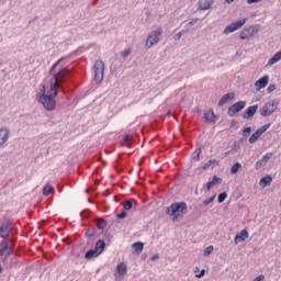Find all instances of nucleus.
Returning a JSON list of instances; mask_svg holds the SVG:
<instances>
[{
	"label": "nucleus",
	"mask_w": 281,
	"mask_h": 281,
	"mask_svg": "<svg viewBox=\"0 0 281 281\" xmlns=\"http://www.w3.org/2000/svg\"><path fill=\"white\" fill-rule=\"evenodd\" d=\"M166 214L171 216L173 223H179L184 214H188V205L186 202H176L167 207Z\"/></svg>",
	"instance_id": "obj_1"
},
{
	"label": "nucleus",
	"mask_w": 281,
	"mask_h": 281,
	"mask_svg": "<svg viewBox=\"0 0 281 281\" xmlns=\"http://www.w3.org/2000/svg\"><path fill=\"white\" fill-rule=\"evenodd\" d=\"M69 74L71 71L67 68H61L58 72L53 74V78L50 79V82L53 83V89L55 87H59L60 90L65 93V88L63 85L67 82V78H69Z\"/></svg>",
	"instance_id": "obj_2"
},
{
	"label": "nucleus",
	"mask_w": 281,
	"mask_h": 281,
	"mask_svg": "<svg viewBox=\"0 0 281 281\" xmlns=\"http://www.w3.org/2000/svg\"><path fill=\"white\" fill-rule=\"evenodd\" d=\"M161 34H164L161 27L151 31L145 42V49H150L154 45H157L161 41Z\"/></svg>",
	"instance_id": "obj_3"
},
{
	"label": "nucleus",
	"mask_w": 281,
	"mask_h": 281,
	"mask_svg": "<svg viewBox=\"0 0 281 281\" xmlns=\"http://www.w3.org/2000/svg\"><path fill=\"white\" fill-rule=\"evenodd\" d=\"M280 105V102L278 100H272L270 102H267L262 108L259 110V115L261 117H269L278 111V106Z\"/></svg>",
	"instance_id": "obj_4"
},
{
	"label": "nucleus",
	"mask_w": 281,
	"mask_h": 281,
	"mask_svg": "<svg viewBox=\"0 0 281 281\" xmlns=\"http://www.w3.org/2000/svg\"><path fill=\"white\" fill-rule=\"evenodd\" d=\"M260 32V25H250L248 29H243L239 38L241 41H247L251 38V36H256Z\"/></svg>",
	"instance_id": "obj_5"
},
{
	"label": "nucleus",
	"mask_w": 281,
	"mask_h": 281,
	"mask_svg": "<svg viewBox=\"0 0 281 281\" xmlns=\"http://www.w3.org/2000/svg\"><path fill=\"white\" fill-rule=\"evenodd\" d=\"M94 80L98 85L104 80V61L97 60L94 63Z\"/></svg>",
	"instance_id": "obj_6"
},
{
	"label": "nucleus",
	"mask_w": 281,
	"mask_h": 281,
	"mask_svg": "<svg viewBox=\"0 0 281 281\" xmlns=\"http://www.w3.org/2000/svg\"><path fill=\"white\" fill-rule=\"evenodd\" d=\"M248 19H241V20H237L233 23H231L229 25H227L224 31L223 34H232L233 32H236V30H240L243 27V25H245V23H247Z\"/></svg>",
	"instance_id": "obj_7"
},
{
	"label": "nucleus",
	"mask_w": 281,
	"mask_h": 281,
	"mask_svg": "<svg viewBox=\"0 0 281 281\" xmlns=\"http://www.w3.org/2000/svg\"><path fill=\"white\" fill-rule=\"evenodd\" d=\"M37 102H40V104H43L46 111H54V109H56V100H54V97H52V94H46V97L37 100Z\"/></svg>",
	"instance_id": "obj_8"
},
{
	"label": "nucleus",
	"mask_w": 281,
	"mask_h": 281,
	"mask_svg": "<svg viewBox=\"0 0 281 281\" xmlns=\"http://www.w3.org/2000/svg\"><path fill=\"white\" fill-rule=\"evenodd\" d=\"M271 127V123H268L263 126H261L260 128H258L248 139L249 144H256V142H258V139H260V137L262 136V134L267 133V131H269V128Z\"/></svg>",
	"instance_id": "obj_9"
},
{
	"label": "nucleus",
	"mask_w": 281,
	"mask_h": 281,
	"mask_svg": "<svg viewBox=\"0 0 281 281\" xmlns=\"http://www.w3.org/2000/svg\"><path fill=\"white\" fill-rule=\"evenodd\" d=\"M245 106H247V101H238L228 108L227 114L229 117H234V115H236V113H240Z\"/></svg>",
	"instance_id": "obj_10"
},
{
	"label": "nucleus",
	"mask_w": 281,
	"mask_h": 281,
	"mask_svg": "<svg viewBox=\"0 0 281 281\" xmlns=\"http://www.w3.org/2000/svg\"><path fill=\"white\" fill-rule=\"evenodd\" d=\"M10 139V128L1 127L0 128V148L5 146V143Z\"/></svg>",
	"instance_id": "obj_11"
},
{
	"label": "nucleus",
	"mask_w": 281,
	"mask_h": 281,
	"mask_svg": "<svg viewBox=\"0 0 281 281\" xmlns=\"http://www.w3.org/2000/svg\"><path fill=\"white\" fill-rule=\"evenodd\" d=\"M11 232H12V224L10 222L2 224L0 226V238H8Z\"/></svg>",
	"instance_id": "obj_12"
},
{
	"label": "nucleus",
	"mask_w": 281,
	"mask_h": 281,
	"mask_svg": "<svg viewBox=\"0 0 281 281\" xmlns=\"http://www.w3.org/2000/svg\"><path fill=\"white\" fill-rule=\"evenodd\" d=\"M258 113V104L248 106V109L244 112V120H251Z\"/></svg>",
	"instance_id": "obj_13"
},
{
	"label": "nucleus",
	"mask_w": 281,
	"mask_h": 281,
	"mask_svg": "<svg viewBox=\"0 0 281 281\" xmlns=\"http://www.w3.org/2000/svg\"><path fill=\"white\" fill-rule=\"evenodd\" d=\"M234 98H236V93L228 92L224 97H222L217 103V106H223L225 104H228V102H233Z\"/></svg>",
	"instance_id": "obj_14"
},
{
	"label": "nucleus",
	"mask_w": 281,
	"mask_h": 281,
	"mask_svg": "<svg viewBox=\"0 0 281 281\" xmlns=\"http://www.w3.org/2000/svg\"><path fill=\"white\" fill-rule=\"evenodd\" d=\"M269 85V75H265L262 78L255 82L256 91H260V89H265Z\"/></svg>",
	"instance_id": "obj_15"
},
{
	"label": "nucleus",
	"mask_w": 281,
	"mask_h": 281,
	"mask_svg": "<svg viewBox=\"0 0 281 281\" xmlns=\"http://www.w3.org/2000/svg\"><path fill=\"white\" fill-rule=\"evenodd\" d=\"M271 157H273V154L268 153L259 161H257L256 162L257 170L260 168H263V166H267V164L269 162V159H271Z\"/></svg>",
	"instance_id": "obj_16"
},
{
	"label": "nucleus",
	"mask_w": 281,
	"mask_h": 281,
	"mask_svg": "<svg viewBox=\"0 0 281 281\" xmlns=\"http://www.w3.org/2000/svg\"><path fill=\"white\" fill-rule=\"evenodd\" d=\"M246 238H249V232H247V229H243L235 236V245H238V243H245Z\"/></svg>",
	"instance_id": "obj_17"
},
{
	"label": "nucleus",
	"mask_w": 281,
	"mask_h": 281,
	"mask_svg": "<svg viewBox=\"0 0 281 281\" xmlns=\"http://www.w3.org/2000/svg\"><path fill=\"white\" fill-rule=\"evenodd\" d=\"M221 183H223V179L214 176L213 180L206 183V192H210L216 186H221Z\"/></svg>",
	"instance_id": "obj_18"
},
{
	"label": "nucleus",
	"mask_w": 281,
	"mask_h": 281,
	"mask_svg": "<svg viewBox=\"0 0 281 281\" xmlns=\"http://www.w3.org/2000/svg\"><path fill=\"white\" fill-rule=\"evenodd\" d=\"M203 119L205 120V122H207L209 124H212V122H216V115L214 114V110H209Z\"/></svg>",
	"instance_id": "obj_19"
},
{
	"label": "nucleus",
	"mask_w": 281,
	"mask_h": 281,
	"mask_svg": "<svg viewBox=\"0 0 281 281\" xmlns=\"http://www.w3.org/2000/svg\"><path fill=\"white\" fill-rule=\"evenodd\" d=\"M128 271V267H126V265L124 262H121L116 266V273L121 277L126 276Z\"/></svg>",
	"instance_id": "obj_20"
},
{
	"label": "nucleus",
	"mask_w": 281,
	"mask_h": 281,
	"mask_svg": "<svg viewBox=\"0 0 281 281\" xmlns=\"http://www.w3.org/2000/svg\"><path fill=\"white\" fill-rule=\"evenodd\" d=\"M214 5V0H205L204 2H199V10H210Z\"/></svg>",
	"instance_id": "obj_21"
},
{
	"label": "nucleus",
	"mask_w": 281,
	"mask_h": 281,
	"mask_svg": "<svg viewBox=\"0 0 281 281\" xmlns=\"http://www.w3.org/2000/svg\"><path fill=\"white\" fill-rule=\"evenodd\" d=\"M104 247H106V243H104V240L99 239L95 243V247L94 250L97 251V254L100 256V254H102V251H104Z\"/></svg>",
	"instance_id": "obj_22"
},
{
	"label": "nucleus",
	"mask_w": 281,
	"mask_h": 281,
	"mask_svg": "<svg viewBox=\"0 0 281 281\" xmlns=\"http://www.w3.org/2000/svg\"><path fill=\"white\" fill-rule=\"evenodd\" d=\"M280 60H281V50L277 52L273 55V57L269 59L268 67L276 65V63H280Z\"/></svg>",
	"instance_id": "obj_23"
},
{
	"label": "nucleus",
	"mask_w": 281,
	"mask_h": 281,
	"mask_svg": "<svg viewBox=\"0 0 281 281\" xmlns=\"http://www.w3.org/2000/svg\"><path fill=\"white\" fill-rule=\"evenodd\" d=\"M3 254H5L7 256H10L11 250H10V246H8V243L2 241L0 244V256H3Z\"/></svg>",
	"instance_id": "obj_24"
},
{
	"label": "nucleus",
	"mask_w": 281,
	"mask_h": 281,
	"mask_svg": "<svg viewBox=\"0 0 281 281\" xmlns=\"http://www.w3.org/2000/svg\"><path fill=\"white\" fill-rule=\"evenodd\" d=\"M46 89H45V85H40V88L36 92V100H42L44 97H46L47 94L45 93Z\"/></svg>",
	"instance_id": "obj_25"
},
{
	"label": "nucleus",
	"mask_w": 281,
	"mask_h": 281,
	"mask_svg": "<svg viewBox=\"0 0 281 281\" xmlns=\"http://www.w3.org/2000/svg\"><path fill=\"white\" fill-rule=\"evenodd\" d=\"M271 181H273V178H271V176H267L265 178H261L259 186L261 188H267V186H271Z\"/></svg>",
	"instance_id": "obj_26"
},
{
	"label": "nucleus",
	"mask_w": 281,
	"mask_h": 281,
	"mask_svg": "<svg viewBox=\"0 0 281 281\" xmlns=\"http://www.w3.org/2000/svg\"><path fill=\"white\" fill-rule=\"evenodd\" d=\"M218 162L220 161L217 159H211L203 166V170H207V168H216V166H218Z\"/></svg>",
	"instance_id": "obj_27"
},
{
	"label": "nucleus",
	"mask_w": 281,
	"mask_h": 281,
	"mask_svg": "<svg viewBox=\"0 0 281 281\" xmlns=\"http://www.w3.org/2000/svg\"><path fill=\"white\" fill-rule=\"evenodd\" d=\"M98 256L100 255L95 251V249H90L86 252L85 258L87 260H91V258H98Z\"/></svg>",
	"instance_id": "obj_28"
},
{
	"label": "nucleus",
	"mask_w": 281,
	"mask_h": 281,
	"mask_svg": "<svg viewBox=\"0 0 281 281\" xmlns=\"http://www.w3.org/2000/svg\"><path fill=\"white\" fill-rule=\"evenodd\" d=\"M133 249L135 250L136 254H142L144 251V243H135L132 245Z\"/></svg>",
	"instance_id": "obj_29"
},
{
	"label": "nucleus",
	"mask_w": 281,
	"mask_h": 281,
	"mask_svg": "<svg viewBox=\"0 0 281 281\" xmlns=\"http://www.w3.org/2000/svg\"><path fill=\"white\" fill-rule=\"evenodd\" d=\"M53 87H54V83L50 82V89H49L48 93L54 99V98H56V95H58V89H60V87H55V88H53Z\"/></svg>",
	"instance_id": "obj_30"
},
{
	"label": "nucleus",
	"mask_w": 281,
	"mask_h": 281,
	"mask_svg": "<svg viewBox=\"0 0 281 281\" xmlns=\"http://www.w3.org/2000/svg\"><path fill=\"white\" fill-rule=\"evenodd\" d=\"M241 168L243 165H240V162H235L231 168V175H236Z\"/></svg>",
	"instance_id": "obj_31"
},
{
	"label": "nucleus",
	"mask_w": 281,
	"mask_h": 281,
	"mask_svg": "<svg viewBox=\"0 0 281 281\" xmlns=\"http://www.w3.org/2000/svg\"><path fill=\"white\" fill-rule=\"evenodd\" d=\"M52 190H54V189L52 188V186L46 184V186L44 187V189H43V194H44V196H49V193L52 192Z\"/></svg>",
	"instance_id": "obj_32"
},
{
	"label": "nucleus",
	"mask_w": 281,
	"mask_h": 281,
	"mask_svg": "<svg viewBox=\"0 0 281 281\" xmlns=\"http://www.w3.org/2000/svg\"><path fill=\"white\" fill-rule=\"evenodd\" d=\"M97 227H98V229H104V228L106 227V221H104V220H99V221L97 222Z\"/></svg>",
	"instance_id": "obj_33"
},
{
	"label": "nucleus",
	"mask_w": 281,
	"mask_h": 281,
	"mask_svg": "<svg viewBox=\"0 0 281 281\" xmlns=\"http://www.w3.org/2000/svg\"><path fill=\"white\" fill-rule=\"evenodd\" d=\"M249 135H251V127H246L243 130V137H245V139H247V137H249Z\"/></svg>",
	"instance_id": "obj_34"
},
{
	"label": "nucleus",
	"mask_w": 281,
	"mask_h": 281,
	"mask_svg": "<svg viewBox=\"0 0 281 281\" xmlns=\"http://www.w3.org/2000/svg\"><path fill=\"white\" fill-rule=\"evenodd\" d=\"M86 236L88 238H93V236H95V228H89L87 232H86Z\"/></svg>",
	"instance_id": "obj_35"
},
{
	"label": "nucleus",
	"mask_w": 281,
	"mask_h": 281,
	"mask_svg": "<svg viewBox=\"0 0 281 281\" xmlns=\"http://www.w3.org/2000/svg\"><path fill=\"white\" fill-rule=\"evenodd\" d=\"M225 199H227V193L226 192L220 193L218 196H217L218 203H223L225 201Z\"/></svg>",
	"instance_id": "obj_36"
},
{
	"label": "nucleus",
	"mask_w": 281,
	"mask_h": 281,
	"mask_svg": "<svg viewBox=\"0 0 281 281\" xmlns=\"http://www.w3.org/2000/svg\"><path fill=\"white\" fill-rule=\"evenodd\" d=\"M63 60H65V58H60V59H58L53 66H52V68H50V70H49V74H52V71H54V69H56L57 67H58V65H60V63H63Z\"/></svg>",
	"instance_id": "obj_37"
},
{
	"label": "nucleus",
	"mask_w": 281,
	"mask_h": 281,
	"mask_svg": "<svg viewBox=\"0 0 281 281\" xmlns=\"http://www.w3.org/2000/svg\"><path fill=\"white\" fill-rule=\"evenodd\" d=\"M212 251H214V246H209L205 248L203 256L207 257Z\"/></svg>",
	"instance_id": "obj_38"
},
{
	"label": "nucleus",
	"mask_w": 281,
	"mask_h": 281,
	"mask_svg": "<svg viewBox=\"0 0 281 281\" xmlns=\"http://www.w3.org/2000/svg\"><path fill=\"white\" fill-rule=\"evenodd\" d=\"M121 56L123 58H128L131 56V48H127V49L121 52Z\"/></svg>",
	"instance_id": "obj_39"
},
{
	"label": "nucleus",
	"mask_w": 281,
	"mask_h": 281,
	"mask_svg": "<svg viewBox=\"0 0 281 281\" xmlns=\"http://www.w3.org/2000/svg\"><path fill=\"white\" fill-rule=\"evenodd\" d=\"M124 210L128 211L133 207V202L131 200L126 201L123 205Z\"/></svg>",
	"instance_id": "obj_40"
},
{
	"label": "nucleus",
	"mask_w": 281,
	"mask_h": 281,
	"mask_svg": "<svg viewBox=\"0 0 281 281\" xmlns=\"http://www.w3.org/2000/svg\"><path fill=\"white\" fill-rule=\"evenodd\" d=\"M194 155L195 156L193 157V159H195V161H199V159H201V148L195 149Z\"/></svg>",
	"instance_id": "obj_41"
},
{
	"label": "nucleus",
	"mask_w": 281,
	"mask_h": 281,
	"mask_svg": "<svg viewBox=\"0 0 281 281\" xmlns=\"http://www.w3.org/2000/svg\"><path fill=\"white\" fill-rule=\"evenodd\" d=\"M216 195L211 196L209 200H204L202 203L203 205H210V203L214 202Z\"/></svg>",
	"instance_id": "obj_42"
},
{
	"label": "nucleus",
	"mask_w": 281,
	"mask_h": 281,
	"mask_svg": "<svg viewBox=\"0 0 281 281\" xmlns=\"http://www.w3.org/2000/svg\"><path fill=\"white\" fill-rule=\"evenodd\" d=\"M181 36H183V31L177 33V34L173 36V41H181Z\"/></svg>",
	"instance_id": "obj_43"
},
{
	"label": "nucleus",
	"mask_w": 281,
	"mask_h": 281,
	"mask_svg": "<svg viewBox=\"0 0 281 281\" xmlns=\"http://www.w3.org/2000/svg\"><path fill=\"white\" fill-rule=\"evenodd\" d=\"M120 67H122V63H120L117 66H115L114 64L111 65V70L112 71H117V69H120Z\"/></svg>",
	"instance_id": "obj_44"
},
{
	"label": "nucleus",
	"mask_w": 281,
	"mask_h": 281,
	"mask_svg": "<svg viewBox=\"0 0 281 281\" xmlns=\"http://www.w3.org/2000/svg\"><path fill=\"white\" fill-rule=\"evenodd\" d=\"M267 91H268V93H273V91H276V85H270V86L267 88Z\"/></svg>",
	"instance_id": "obj_45"
},
{
	"label": "nucleus",
	"mask_w": 281,
	"mask_h": 281,
	"mask_svg": "<svg viewBox=\"0 0 281 281\" xmlns=\"http://www.w3.org/2000/svg\"><path fill=\"white\" fill-rule=\"evenodd\" d=\"M117 218H126V211L121 212L116 215Z\"/></svg>",
	"instance_id": "obj_46"
},
{
	"label": "nucleus",
	"mask_w": 281,
	"mask_h": 281,
	"mask_svg": "<svg viewBox=\"0 0 281 281\" xmlns=\"http://www.w3.org/2000/svg\"><path fill=\"white\" fill-rule=\"evenodd\" d=\"M239 148H240V144L235 143V144H234V147H233V150H234L235 153H238Z\"/></svg>",
	"instance_id": "obj_47"
},
{
	"label": "nucleus",
	"mask_w": 281,
	"mask_h": 281,
	"mask_svg": "<svg viewBox=\"0 0 281 281\" xmlns=\"http://www.w3.org/2000/svg\"><path fill=\"white\" fill-rule=\"evenodd\" d=\"M262 0H247L248 5H251L254 3H260Z\"/></svg>",
	"instance_id": "obj_48"
},
{
	"label": "nucleus",
	"mask_w": 281,
	"mask_h": 281,
	"mask_svg": "<svg viewBox=\"0 0 281 281\" xmlns=\"http://www.w3.org/2000/svg\"><path fill=\"white\" fill-rule=\"evenodd\" d=\"M199 23V18H195L189 22V25H196Z\"/></svg>",
	"instance_id": "obj_49"
},
{
	"label": "nucleus",
	"mask_w": 281,
	"mask_h": 281,
	"mask_svg": "<svg viewBox=\"0 0 281 281\" xmlns=\"http://www.w3.org/2000/svg\"><path fill=\"white\" fill-rule=\"evenodd\" d=\"M205 276V270H201L199 274H195V278L201 279Z\"/></svg>",
	"instance_id": "obj_50"
},
{
	"label": "nucleus",
	"mask_w": 281,
	"mask_h": 281,
	"mask_svg": "<svg viewBox=\"0 0 281 281\" xmlns=\"http://www.w3.org/2000/svg\"><path fill=\"white\" fill-rule=\"evenodd\" d=\"M151 262H155L157 260H159V254H156L154 255L151 258H150Z\"/></svg>",
	"instance_id": "obj_51"
},
{
	"label": "nucleus",
	"mask_w": 281,
	"mask_h": 281,
	"mask_svg": "<svg viewBox=\"0 0 281 281\" xmlns=\"http://www.w3.org/2000/svg\"><path fill=\"white\" fill-rule=\"evenodd\" d=\"M132 139H133V136H131V135H125V137H124L125 143L131 142Z\"/></svg>",
	"instance_id": "obj_52"
},
{
	"label": "nucleus",
	"mask_w": 281,
	"mask_h": 281,
	"mask_svg": "<svg viewBox=\"0 0 281 281\" xmlns=\"http://www.w3.org/2000/svg\"><path fill=\"white\" fill-rule=\"evenodd\" d=\"M263 280H265L263 274H260L257 278H255L252 281H263Z\"/></svg>",
	"instance_id": "obj_53"
},
{
	"label": "nucleus",
	"mask_w": 281,
	"mask_h": 281,
	"mask_svg": "<svg viewBox=\"0 0 281 281\" xmlns=\"http://www.w3.org/2000/svg\"><path fill=\"white\" fill-rule=\"evenodd\" d=\"M234 1H236V0H225V3H234Z\"/></svg>",
	"instance_id": "obj_54"
},
{
	"label": "nucleus",
	"mask_w": 281,
	"mask_h": 281,
	"mask_svg": "<svg viewBox=\"0 0 281 281\" xmlns=\"http://www.w3.org/2000/svg\"><path fill=\"white\" fill-rule=\"evenodd\" d=\"M231 126H236V121H232Z\"/></svg>",
	"instance_id": "obj_55"
},
{
	"label": "nucleus",
	"mask_w": 281,
	"mask_h": 281,
	"mask_svg": "<svg viewBox=\"0 0 281 281\" xmlns=\"http://www.w3.org/2000/svg\"><path fill=\"white\" fill-rule=\"evenodd\" d=\"M81 216H82L83 218H87L88 215H85V212H82V213H81Z\"/></svg>",
	"instance_id": "obj_56"
},
{
	"label": "nucleus",
	"mask_w": 281,
	"mask_h": 281,
	"mask_svg": "<svg viewBox=\"0 0 281 281\" xmlns=\"http://www.w3.org/2000/svg\"><path fill=\"white\" fill-rule=\"evenodd\" d=\"M198 271H199V267L195 268L194 273H198Z\"/></svg>",
	"instance_id": "obj_57"
},
{
	"label": "nucleus",
	"mask_w": 281,
	"mask_h": 281,
	"mask_svg": "<svg viewBox=\"0 0 281 281\" xmlns=\"http://www.w3.org/2000/svg\"><path fill=\"white\" fill-rule=\"evenodd\" d=\"M195 194H199V188L195 189Z\"/></svg>",
	"instance_id": "obj_58"
},
{
	"label": "nucleus",
	"mask_w": 281,
	"mask_h": 281,
	"mask_svg": "<svg viewBox=\"0 0 281 281\" xmlns=\"http://www.w3.org/2000/svg\"><path fill=\"white\" fill-rule=\"evenodd\" d=\"M3 271V268L0 266V273Z\"/></svg>",
	"instance_id": "obj_59"
},
{
	"label": "nucleus",
	"mask_w": 281,
	"mask_h": 281,
	"mask_svg": "<svg viewBox=\"0 0 281 281\" xmlns=\"http://www.w3.org/2000/svg\"><path fill=\"white\" fill-rule=\"evenodd\" d=\"M143 260H146V256H143Z\"/></svg>",
	"instance_id": "obj_60"
}]
</instances>
